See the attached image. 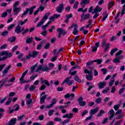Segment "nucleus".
<instances>
[{
    "instance_id": "nucleus-12",
    "label": "nucleus",
    "mask_w": 125,
    "mask_h": 125,
    "mask_svg": "<svg viewBox=\"0 0 125 125\" xmlns=\"http://www.w3.org/2000/svg\"><path fill=\"white\" fill-rule=\"evenodd\" d=\"M64 9L63 4H61L58 6H57L56 8V11L59 13H61L62 12L63 9Z\"/></svg>"
},
{
    "instance_id": "nucleus-47",
    "label": "nucleus",
    "mask_w": 125,
    "mask_h": 125,
    "mask_svg": "<svg viewBox=\"0 0 125 125\" xmlns=\"http://www.w3.org/2000/svg\"><path fill=\"white\" fill-rule=\"evenodd\" d=\"M54 113V110L53 109H51L48 111V116H49V117H51V116H52V115H53Z\"/></svg>"
},
{
    "instance_id": "nucleus-39",
    "label": "nucleus",
    "mask_w": 125,
    "mask_h": 125,
    "mask_svg": "<svg viewBox=\"0 0 125 125\" xmlns=\"http://www.w3.org/2000/svg\"><path fill=\"white\" fill-rule=\"evenodd\" d=\"M77 68H78V69H81L80 66L78 65V64H77L76 65H75V66L72 67V69L69 70V72H71V71H74V70H75V69H77Z\"/></svg>"
},
{
    "instance_id": "nucleus-46",
    "label": "nucleus",
    "mask_w": 125,
    "mask_h": 125,
    "mask_svg": "<svg viewBox=\"0 0 125 125\" xmlns=\"http://www.w3.org/2000/svg\"><path fill=\"white\" fill-rule=\"evenodd\" d=\"M104 114V110H100V112L97 115V117H101Z\"/></svg>"
},
{
    "instance_id": "nucleus-1",
    "label": "nucleus",
    "mask_w": 125,
    "mask_h": 125,
    "mask_svg": "<svg viewBox=\"0 0 125 125\" xmlns=\"http://www.w3.org/2000/svg\"><path fill=\"white\" fill-rule=\"evenodd\" d=\"M12 57V53H8L7 51H3L0 52V61H3L4 60H6L7 57Z\"/></svg>"
},
{
    "instance_id": "nucleus-60",
    "label": "nucleus",
    "mask_w": 125,
    "mask_h": 125,
    "mask_svg": "<svg viewBox=\"0 0 125 125\" xmlns=\"http://www.w3.org/2000/svg\"><path fill=\"white\" fill-rule=\"evenodd\" d=\"M42 42L38 45L37 49H42Z\"/></svg>"
},
{
    "instance_id": "nucleus-21",
    "label": "nucleus",
    "mask_w": 125,
    "mask_h": 125,
    "mask_svg": "<svg viewBox=\"0 0 125 125\" xmlns=\"http://www.w3.org/2000/svg\"><path fill=\"white\" fill-rule=\"evenodd\" d=\"M79 33V30H78V25L75 24L74 28L73 31V35H78V33Z\"/></svg>"
},
{
    "instance_id": "nucleus-37",
    "label": "nucleus",
    "mask_w": 125,
    "mask_h": 125,
    "mask_svg": "<svg viewBox=\"0 0 125 125\" xmlns=\"http://www.w3.org/2000/svg\"><path fill=\"white\" fill-rule=\"evenodd\" d=\"M74 80L77 82L78 83H82V80L80 79V77L78 76H75L74 77Z\"/></svg>"
},
{
    "instance_id": "nucleus-45",
    "label": "nucleus",
    "mask_w": 125,
    "mask_h": 125,
    "mask_svg": "<svg viewBox=\"0 0 125 125\" xmlns=\"http://www.w3.org/2000/svg\"><path fill=\"white\" fill-rule=\"evenodd\" d=\"M14 27H15V24L10 25L7 28L8 31H10V30H12V29H13Z\"/></svg>"
},
{
    "instance_id": "nucleus-20",
    "label": "nucleus",
    "mask_w": 125,
    "mask_h": 125,
    "mask_svg": "<svg viewBox=\"0 0 125 125\" xmlns=\"http://www.w3.org/2000/svg\"><path fill=\"white\" fill-rule=\"evenodd\" d=\"M11 68V65H8L5 69H4L2 71V73L3 75H5V74H7L8 73V71H9V69Z\"/></svg>"
},
{
    "instance_id": "nucleus-13",
    "label": "nucleus",
    "mask_w": 125,
    "mask_h": 125,
    "mask_svg": "<svg viewBox=\"0 0 125 125\" xmlns=\"http://www.w3.org/2000/svg\"><path fill=\"white\" fill-rule=\"evenodd\" d=\"M108 115L110 116L109 117V120H112V118H114V116L116 115L115 113V111H114V109H111L108 112Z\"/></svg>"
},
{
    "instance_id": "nucleus-43",
    "label": "nucleus",
    "mask_w": 125,
    "mask_h": 125,
    "mask_svg": "<svg viewBox=\"0 0 125 125\" xmlns=\"http://www.w3.org/2000/svg\"><path fill=\"white\" fill-rule=\"evenodd\" d=\"M20 3V2L19 0L16 1V2L14 3L13 8H17V7L18 6V5H19Z\"/></svg>"
},
{
    "instance_id": "nucleus-8",
    "label": "nucleus",
    "mask_w": 125,
    "mask_h": 125,
    "mask_svg": "<svg viewBox=\"0 0 125 125\" xmlns=\"http://www.w3.org/2000/svg\"><path fill=\"white\" fill-rule=\"evenodd\" d=\"M25 30V27L23 26L21 29V26H20V24H18V26L16 27L15 29V32L17 34H20L22 31Z\"/></svg>"
},
{
    "instance_id": "nucleus-54",
    "label": "nucleus",
    "mask_w": 125,
    "mask_h": 125,
    "mask_svg": "<svg viewBox=\"0 0 125 125\" xmlns=\"http://www.w3.org/2000/svg\"><path fill=\"white\" fill-rule=\"evenodd\" d=\"M102 100V99L101 98H98L96 99L95 102L97 104H99L100 103H101V101Z\"/></svg>"
},
{
    "instance_id": "nucleus-17",
    "label": "nucleus",
    "mask_w": 125,
    "mask_h": 125,
    "mask_svg": "<svg viewBox=\"0 0 125 125\" xmlns=\"http://www.w3.org/2000/svg\"><path fill=\"white\" fill-rule=\"evenodd\" d=\"M124 5L123 6V9H122V11L121 12V15L122 16H123V15H124V14H125V0H121V4H124Z\"/></svg>"
},
{
    "instance_id": "nucleus-26",
    "label": "nucleus",
    "mask_w": 125,
    "mask_h": 125,
    "mask_svg": "<svg viewBox=\"0 0 125 125\" xmlns=\"http://www.w3.org/2000/svg\"><path fill=\"white\" fill-rule=\"evenodd\" d=\"M46 99V95H44L43 96H41L40 98L41 104H42L44 103V101Z\"/></svg>"
},
{
    "instance_id": "nucleus-19",
    "label": "nucleus",
    "mask_w": 125,
    "mask_h": 125,
    "mask_svg": "<svg viewBox=\"0 0 125 125\" xmlns=\"http://www.w3.org/2000/svg\"><path fill=\"white\" fill-rule=\"evenodd\" d=\"M83 98L82 97H80L78 99V101L79 102V105H80L81 106H84V105H85V102L84 101H83Z\"/></svg>"
},
{
    "instance_id": "nucleus-9",
    "label": "nucleus",
    "mask_w": 125,
    "mask_h": 125,
    "mask_svg": "<svg viewBox=\"0 0 125 125\" xmlns=\"http://www.w3.org/2000/svg\"><path fill=\"white\" fill-rule=\"evenodd\" d=\"M40 82L42 84H43V83H44V84L47 85V86H50V84L49 83H48V81H47V80L44 79L42 77H41L40 78Z\"/></svg>"
},
{
    "instance_id": "nucleus-30",
    "label": "nucleus",
    "mask_w": 125,
    "mask_h": 125,
    "mask_svg": "<svg viewBox=\"0 0 125 125\" xmlns=\"http://www.w3.org/2000/svg\"><path fill=\"white\" fill-rule=\"evenodd\" d=\"M51 23H52V21H50L45 25H43L42 26V30H44V31H45V29H46V27H48V25L50 24H51Z\"/></svg>"
},
{
    "instance_id": "nucleus-33",
    "label": "nucleus",
    "mask_w": 125,
    "mask_h": 125,
    "mask_svg": "<svg viewBox=\"0 0 125 125\" xmlns=\"http://www.w3.org/2000/svg\"><path fill=\"white\" fill-rule=\"evenodd\" d=\"M8 41L9 42H14L16 41V37H15V36H13L12 38H9L8 39Z\"/></svg>"
},
{
    "instance_id": "nucleus-51",
    "label": "nucleus",
    "mask_w": 125,
    "mask_h": 125,
    "mask_svg": "<svg viewBox=\"0 0 125 125\" xmlns=\"http://www.w3.org/2000/svg\"><path fill=\"white\" fill-rule=\"evenodd\" d=\"M57 101V100H56V99L55 98H54L52 100L51 104H52L53 106H54V104H56Z\"/></svg>"
},
{
    "instance_id": "nucleus-38",
    "label": "nucleus",
    "mask_w": 125,
    "mask_h": 125,
    "mask_svg": "<svg viewBox=\"0 0 125 125\" xmlns=\"http://www.w3.org/2000/svg\"><path fill=\"white\" fill-rule=\"evenodd\" d=\"M28 21V19H26L23 21H20L18 24H20L22 26V25H24V24H25V23H27Z\"/></svg>"
},
{
    "instance_id": "nucleus-24",
    "label": "nucleus",
    "mask_w": 125,
    "mask_h": 125,
    "mask_svg": "<svg viewBox=\"0 0 125 125\" xmlns=\"http://www.w3.org/2000/svg\"><path fill=\"white\" fill-rule=\"evenodd\" d=\"M82 1L80 3L81 5H84L85 4H88V3H90V0H81Z\"/></svg>"
},
{
    "instance_id": "nucleus-5",
    "label": "nucleus",
    "mask_w": 125,
    "mask_h": 125,
    "mask_svg": "<svg viewBox=\"0 0 125 125\" xmlns=\"http://www.w3.org/2000/svg\"><path fill=\"white\" fill-rule=\"evenodd\" d=\"M49 13H47L45 14L43 18L41 20V21L38 23V24L36 25V27H41L42 25L45 22V21L48 18V16H49Z\"/></svg>"
},
{
    "instance_id": "nucleus-22",
    "label": "nucleus",
    "mask_w": 125,
    "mask_h": 125,
    "mask_svg": "<svg viewBox=\"0 0 125 125\" xmlns=\"http://www.w3.org/2000/svg\"><path fill=\"white\" fill-rule=\"evenodd\" d=\"M6 82H7V79H2L0 81V88H1L5 84Z\"/></svg>"
},
{
    "instance_id": "nucleus-35",
    "label": "nucleus",
    "mask_w": 125,
    "mask_h": 125,
    "mask_svg": "<svg viewBox=\"0 0 125 125\" xmlns=\"http://www.w3.org/2000/svg\"><path fill=\"white\" fill-rule=\"evenodd\" d=\"M104 18L103 19V21H105L106 20V19L108 17V14L107 13V11H105L104 13Z\"/></svg>"
},
{
    "instance_id": "nucleus-52",
    "label": "nucleus",
    "mask_w": 125,
    "mask_h": 125,
    "mask_svg": "<svg viewBox=\"0 0 125 125\" xmlns=\"http://www.w3.org/2000/svg\"><path fill=\"white\" fill-rule=\"evenodd\" d=\"M1 35L3 37H5V36H7V35H8V31H5L1 33Z\"/></svg>"
},
{
    "instance_id": "nucleus-31",
    "label": "nucleus",
    "mask_w": 125,
    "mask_h": 125,
    "mask_svg": "<svg viewBox=\"0 0 125 125\" xmlns=\"http://www.w3.org/2000/svg\"><path fill=\"white\" fill-rule=\"evenodd\" d=\"M39 53V52L37 51H33L31 53V56L33 57V58H35V57H36L37 55H38Z\"/></svg>"
},
{
    "instance_id": "nucleus-6",
    "label": "nucleus",
    "mask_w": 125,
    "mask_h": 125,
    "mask_svg": "<svg viewBox=\"0 0 125 125\" xmlns=\"http://www.w3.org/2000/svg\"><path fill=\"white\" fill-rule=\"evenodd\" d=\"M81 20H80L81 22H83V20H86L87 19H89L90 18V14L89 13L86 14H82L81 16Z\"/></svg>"
},
{
    "instance_id": "nucleus-14",
    "label": "nucleus",
    "mask_w": 125,
    "mask_h": 125,
    "mask_svg": "<svg viewBox=\"0 0 125 125\" xmlns=\"http://www.w3.org/2000/svg\"><path fill=\"white\" fill-rule=\"evenodd\" d=\"M102 10V8H100L99 5H97L96 7L94 9V11L92 13L93 14L94 13H97V12H100Z\"/></svg>"
},
{
    "instance_id": "nucleus-41",
    "label": "nucleus",
    "mask_w": 125,
    "mask_h": 125,
    "mask_svg": "<svg viewBox=\"0 0 125 125\" xmlns=\"http://www.w3.org/2000/svg\"><path fill=\"white\" fill-rule=\"evenodd\" d=\"M13 112H14V110L12 109V107H9L7 110V113H8L9 114H12Z\"/></svg>"
},
{
    "instance_id": "nucleus-25",
    "label": "nucleus",
    "mask_w": 125,
    "mask_h": 125,
    "mask_svg": "<svg viewBox=\"0 0 125 125\" xmlns=\"http://www.w3.org/2000/svg\"><path fill=\"white\" fill-rule=\"evenodd\" d=\"M7 12H8V13L10 14V13H11V10H6L5 12L1 14V17L2 18L6 17V16H7Z\"/></svg>"
},
{
    "instance_id": "nucleus-4",
    "label": "nucleus",
    "mask_w": 125,
    "mask_h": 125,
    "mask_svg": "<svg viewBox=\"0 0 125 125\" xmlns=\"http://www.w3.org/2000/svg\"><path fill=\"white\" fill-rule=\"evenodd\" d=\"M36 6H33L32 7H31L29 8H26L25 11L22 14L21 17L23 18V17L25 16V15H27L28 14V12H29L30 15H31V14H33L34 9H35V8H36Z\"/></svg>"
},
{
    "instance_id": "nucleus-10",
    "label": "nucleus",
    "mask_w": 125,
    "mask_h": 125,
    "mask_svg": "<svg viewBox=\"0 0 125 125\" xmlns=\"http://www.w3.org/2000/svg\"><path fill=\"white\" fill-rule=\"evenodd\" d=\"M22 9V8L21 7H17V8H13V11L14 12V15L17 16L18 14L21 11V10Z\"/></svg>"
},
{
    "instance_id": "nucleus-40",
    "label": "nucleus",
    "mask_w": 125,
    "mask_h": 125,
    "mask_svg": "<svg viewBox=\"0 0 125 125\" xmlns=\"http://www.w3.org/2000/svg\"><path fill=\"white\" fill-rule=\"evenodd\" d=\"M118 50H119V49L117 48H115L113 49H112L111 52H110V55L111 56H113L114 53H115L116 52V51H118Z\"/></svg>"
},
{
    "instance_id": "nucleus-49",
    "label": "nucleus",
    "mask_w": 125,
    "mask_h": 125,
    "mask_svg": "<svg viewBox=\"0 0 125 125\" xmlns=\"http://www.w3.org/2000/svg\"><path fill=\"white\" fill-rule=\"evenodd\" d=\"M48 66L49 67H48V68H50L51 70H52V69L54 68V66H55V65H54L53 63H50L48 64Z\"/></svg>"
},
{
    "instance_id": "nucleus-16",
    "label": "nucleus",
    "mask_w": 125,
    "mask_h": 125,
    "mask_svg": "<svg viewBox=\"0 0 125 125\" xmlns=\"http://www.w3.org/2000/svg\"><path fill=\"white\" fill-rule=\"evenodd\" d=\"M99 108L97 107L94 109H91L89 112L90 115L93 116L95 114H96L98 112Z\"/></svg>"
},
{
    "instance_id": "nucleus-15",
    "label": "nucleus",
    "mask_w": 125,
    "mask_h": 125,
    "mask_svg": "<svg viewBox=\"0 0 125 125\" xmlns=\"http://www.w3.org/2000/svg\"><path fill=\"white\" fill-rule=\"evenodd\" d=\"M16 121H17L16 118L12 119L9 121L6 125H15V124H16Z\"/></svg>"
},
{
    "instance_id": "nucleus-28",
    "label": "nucleus",
    "mask_w": 125,
    "mask_h": 125,
    "mask_svg": "<svg viewBox=\"0 0 125 125\" xmlns=\"http://www.w3.org/2000/svg\"><path fill=\"white\" fill-rule=\"evenodd\" d=\"M123 58V56H120L118 58H115L113 61V63H120V60Z\"/></svg>"
},
{
    "instance_id": "nucleus-62",
    "label": "nucleus",
    "mask_w": 125,
    "mask_h": 125,
    "mask_svg": "<svg viewBox=\"0 0 125 125\" xmlns=\"http://www.w3.org/2000/svg\"><path fill=\"white\" fill-rule=\"evenodd\" d=\"M15 81V77H12L9 81H8V83H14Z\"/></svg>"
},
{
    "instance_id": "nucleus-29",
    "label": "nucleus",
    "mask_w": 125,
    "mask_h": 125,
    "mask_svg": "<svg viewBox=\"0 0 125 125\" xmlns=\"http://www.w3.org/2000/svg\"><path fill=\"white\" fill-rule=\"evenodd\" d=\"M73 115L74 114L73 113H69V114H66L63 115L62 116V118L63 119L65 118H68V119H72V118L73 117Z\"/></svg>"
},
{
    "instance_id": "nucleus-56",
    "label": "nucleus",
    "mask_w": 125,
    "mask_h": 125,
    "mask_svg": "<svg viewBox=\"0 0 125 125\" xmlns=\"http://www.w3.org/2000/svg\"><path fill=\"white\" fill-rule=\"evenodd\" d=\"M120 104H117L114 105V108L115 111H118V109L120 108Z\"/></svg>"
},
{
    "instance_id": "nucleus-42",
    "label": "nucleus",
    "mask_w": 125,
    "mask_h": 125,
    "mask_svg": "<svg viewBox=\"0 0 125 125\" xmlns=\"http://www.w3.org/2000/svg\"><path fill=\"white\" fill-rule=\"evenodd\" d=\"M33 42V37H31L30 38H27V39L26 41V43H31Z\"/></svg>"
},
{
    "instance_id": "nucleus-34",
    "label": "nucleus",
    "mask_w": 125,
    "mask_h": 125,
    "mask_svg": "<svg viewBox=\"0 0 125 125\" xmlns=\"http://www.w3.org/2000/svg\"><path fill=\"white\" fill-rule=\"evenodd\" d=\"M38 67V63L35 64V65H33L31 67V73H34V71H35V69L36 68Z\"/></svg>"
},
{
    "instance_id": "nucleus-44",
    "label": "nucleus",
    "mask_w": 125,
    "mask_h": 125,
    "mask_svg": "<svg viewBox=\"0 0 125 125\" xmlns=\"http://www.w3.org/2000/svg\"><path fill=\"white\" fill-rule=\"evenodd\" d=\"M114 83H115V79H111L109 83V86L111 87L112 86V84H114Z\"/></svg>"
},
{
    "instance_id": "nucleus-7",
    "label": "nucleus",
    "mask_w": 125,
    "mask_h": 125,
    "mask_svg": "<svg viewBox=\"0 0 125 125\" xmlns=\"http://www.w3.org/2000/svg\"><path fill=\"white\" fill-rule=\"evenodd\" d=\"M70 79H72V77H68L66 78L62 82V84H64V83H67L68 85H72L73 84V81L70 80Z\"/></svg>"
},
{
    "instance_id": "nucleus-64",
    "label": "nucleus",
    "mask_w": 125,
    "mask_h": 125,
    "mask_svg": "<svg viewBox=\"0 0 125 125\" xmlns=\"http://www.w3.org/2000/svg\"><path fill=\"white\" fill-rule=\"evenodd\" d=\"M125 91V88H122L119 90V94H122Z\"/></svg>"
},
{
    "instance_id": "nucleus-53",
    "label": "nucleus",
    "mask_w": 125,
    "mask_h": 125,
    "mask_svg": "<svg viewBox=\"0 0 125 125\" xmlns=\"http://www.w3.org/2000/svg\"><path fill=\"white\" fill-rule=\"evenodd\" d=\"M6 66V64H0V72L3 70V68H4Z\"/></svg>"
},
{
    "instance_id": "nucleus-59",
    "label": "nucleus",
    "mask_w": 125,
    "mask_h": 125,
    "mask_svg": "<svg viewBox=\"0 0 125 125\" xmlns=\"http://www.w3.org/2000/svg\"><path fill=\"white\" fill-rule=\"evenodd\" d=\"M93 62H97L98 64H101L102 63V60L97 59L93 61Z\"/></svg>"
},
{
    "instance_id": "nucleus-32",
    "label": "nucleus",
    "mask_w": 125,
    "mask_h": 125,
    "mask_svg": "<svg viewBox=\"0 0 125 125\" xmlns=\"http://www.w3.org/2000/svg\"><path fill=\"white\" fill-rule=\"evenodd\" d=\"M7 98H8V96L5 97L3 99H1L0 98V104H3V103H4V102L5 101V100H6V99H7Z\"/></svg>"
},
{
    "instance_id": "nucleus-18",
    "label": "nucleus",
    "mask_w": 125,
    "mask_h": 125,
    "mask_svg": "<svg viewBox=\"0 0 125 125\" xmlns=\"http://www.w3.org/2000/svg\"><path fill=\"white\" fill-rule=\"evenodd\" d=\"M57 31L59 32V34H60L61 35H63V36H64V35H66V34L67 33L66 32H65V31H64L63 28H58Z\"/></svg>"
},
{
    "instance_id": "nucleus-2",
    "label": "nucleus",
    "mask_w": 125,
    "mask_h": 125,
    "mask_svg": "<svg viewBox=\"0 0 125 125\" xmlns=\"http://www.w3.org/2000/svg\"><path fill=\"white\" fill-rule=\"evenodd\" d=\"M84 73L85 74H88L85 75L86 79L88 80V81H92V79H93V71L92 69L90 70V71L88 70L87 69H85L84 70Z\"/></svg>"
},
{
    "instance_id": "nucleus-23",
    "label": "nucleus",
    "mask_w": 125,
    "mask_h": 125,
    "mask_svg": "<svg viewBox=\"0 0 125 125\" xmlns=\"http://www.w3.org/2000/svg\"><path fill=\"white\" fill-rule=\"evenodd\" d=\"M98 85L100 88H104L106 85V82H100L99 83H98Z\"/></svg>"
},
{
    "instance_id": "nucleus-55",
    "label": "nucleus",
    "mask_w": 125,
    "mask_h": 125,
    "mask_svg": "<svg viewBox=\"0 0 125 125\" xmlns=\"http://www.w3.org/2000/svg\"><path fill=\"white\" fill-rule=\"evenodd\" d=\"M72 17H73V15H72V14H70L69 15H66V19H68V20H69V19H71V18H72Z\"/></svg>"
},
{
    "instance_id": "nucleus-36",
    "label": "nucleus",
    "mask_w": 125,
    "mask_h": 125,
    "mask_svg": "<svg viewBox=\"0 0 125 125\" xmlns=\"http://www.w3.org/2000/svg\"><path fill=\"white\" fill-rule=\"evenodd\" d=\"M12 101V99L11 98H9L8 100L5 103V105L6 106H8V105H10V103H11Z\"/></svg>"
},
{
    "instance_id": "nucleus-61",
    "label": "nucleus",
    "mask_w": 125,
    "mask_h": 125,
    "mask_svg": "<svg viewBox=\"0 0 125 125\" xmlns=\"http://www.w3.org/2000/svg\"><path fill=\"white\" fill-rule=\"evenodd\" d=\"M54 120L55 121V122H62V119H61V118H60L59 117L55 118Z\"/></svg>"
},
{
    "instance_id": "nucleus-48",
    "label": "nucleus",
    "mask_w": 125,
    "mask_h": 125,
    "mask_svg": "<svg viewBox=\"0 0 125 125\" xmlns=\"http://www.w3.org/2000/svg\"><path fill=\"white\" fill-rule=\"evenodd\" d=\"M78 5H79V2L78 1H76L73 5L74 9H78Z\"/></svg>"
},
{
    "instance_id": "nucleus-58",
    "label": "nucleus",
    "mask_w": 125,
    "mask_h": 125,
    "mask_svg": "<svg viewBox=\"0 0 125 125\" xmlns=\"http://www.w3.org/2000/svg\"><path fill=\"white\" fill-rule=\"evenodd\" d=\"M106 44H107L106 42V39H104L103 40V42L102 43V46H106Z\"/></svg>"
},
{
    "instance_id": "nucleus-63",
    "label": "nucleus",
    "mask_w": 125,
    "mask_h": 125,
    "mask_svg": "<svg viewBox=\"0 0 125 125\" xmlns=\"http://www.w3.org/2000/svg\"><path fill=\"white\" fill-rule=\"evenodd\" d=\"M46 88V86H45L44 84H42L41 85L40 89V90H44V89H45Z\"/></svg>"
},
{
    "instance_id": "nucleus-3",
    "label": "nucleus",
    "mask_w": 125,
    "mask_h": 125,
    "mask_svg": "<svg viewBox=\"0 0 125 125\" xmlns=\"http://www.w3.org/2000/svg\"><path fill=\"white\" fill-rule=\"evenodd\" d=\"M41 70H42V71L43 72H49V71L51 70V68H49L46 64H44L43 65H39L38 66L36 72H40Z\"/></svg>"
},
{
    "instance_id": "nucleus-27",
    "label": "nucleus",
    "mask_w": 125,
    "mask_h": 125,
    "mask_svg": "<svg viewBox=\"0 0 125 125\" xmlns=\"http://www.w3.org/2000/svg\"><path fill=\"white\" fill-rule=\"evenodd\" d=\"M114 3H115L114 1H110L108 2L107 7L108 8L109 10H110V9H111L112 7L114 6Z\"/></svg>"
},
{
    "instance_id": "nucleus-57",
    "label": "nucleus",
    "mask_w": 125,
    "mask_h": 125,
    "mask_svg": "<svg viewBox=\"0 0 125 125\" xmlns=\"http://www.w3.org/2000/svg\"><path fill=\"white\" fill-rule=\"evenodd\" d=\"M35 89H36V86H35V85H31L29 88L30 91H33V90H35Z\"/></svg>"
},
{
    "instance_id": "nucleus-11",
    "label": "nucleus",
    "mask_w": 125,
    "mask_h": 125,
    "mask_svg": "<svg viewBox=\"0 0 125 125\" xmlns=\"http://www.w3.org/2000/svg\"><path fill=\"white\" fill-rule=\"evenodd\" d=\"M99 45H100V43L99 42H97L95 43V46H91L92 52H96L97 51V48L99 47Z\"/></svg>"
},
{
    "instance_id": "nucleus-50",
    "label": "nucleus",
    "mask_w": 125,
    "mask_h": 125,
    "mask_svg": "<svg viewBox=\"0 0 125 125\" xmlns=\"http://www.w3.org/2000/svg\"><path fill=\"white\" fill-rule=\"evenodd\" d=\"M109 47H110V43H107L106 44V47L105 48L104 50V52H106L107 49H109Z\"/></svg>"
}]
</instances>
